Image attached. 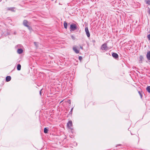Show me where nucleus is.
<instances>
[{"mask_svg": "<svg viewBox=\"0 0 150 150\" xmlns=\"http://www.w3.org/2000/svg\"><path fill=\"white\" fill-rule=\"evenodd\" d=\"M100 49L102 50L106 51L109 49H108V47L107 46V44L105 43L101 45L100 47Z\"/></svg>", "mask_w": 150, "mask_h": 150, "instance_id": "1", "label": "nucleus"}, {"mask_svg": "<svg viewBox=\"0 0 150 150\" xmlns=\"http://www.w3.org/2000/svg\"><path fill=\"white\" fill-rule=\"evenodd\" d=\"M77 28L78 27L76 24L73 23L70 25V28L71 31H73L76 30Z\"/></svg>", "mask_w": 150, "mask_h": 150, "instance_id": "2", "label": "nucleus"}, {"mask_svg": "<svg viewBox=\"0 0 150 150\" xmlns=\"http://www.w3.org/2000/svg\"><path fill=\"white\" fill-rule=\"evenodd\" d=\"M23 25L24 26L27 27L30 25V24L26 20H25L23 21Z\"/></svg>", "mask_w": 150, "mask_h": 150, "instance_id": "3", "label": "nucleus"}, {"mask_svg": "<svg viewBox=\"0 0 150 150\" xmlns=\"http://www.w3.org/2000/svg\"><path fill=\"white\" fill-rule=\"evenodd\" d=\"M85 30L88 37H90V34L88 30V27H86L85 28Z\"/></svg>", "mask_w": 150, "mask_h": 150, "instance_id": "4", "label": "nucleus"}, {"mask_svg": "<svg viewBox=\"0 0 150 150\" xmlns=\"http://www.w3.org/2000/svg\"><path fill=\"white\" fill-rule=\"evenodd\" d=\"M67 126L68 127L71 129V127L72 126V123L71 121H69L67 123Z\"/></svg>", "mask_w": 150, "mask_h": 150, "instance_id": "5", "label": "nucleus"}, {"mask_svg": "<svg viewBox=\"0 0 150 150\" xmlns=\"http://www.w3.org/2000/svg\"><path fill=\"white\" fill-rule=\"evenodd\" d=\"M73 50L76 54H78L79 53V51L77 49V47L76 46L73 47Z\"/></svg>", "mask_w": 150, "mask_h": 150, "instance_id": "6", "label": "nucleus"}, {"mask_svg": "<svg viewBox=\"0 0 150 150\" xmlns=\"http://www.w3.org/2000/svg\"><path fill=\"white\" fill-rule=\"evenodd\" d=\"M112 56L115 59H117L118 58V54L115 53H113L112 54Z\"/></svg>", "mask_w": 150, "mask_h": 150, "instance_id": "7", "label": "nucleus"}, {"mask_svg": "<svg viewBox=\"0 0 150 150\" xmlns=\"http://www.w3.org/2000/svg\"><path fill=\"white\" fill-rule=\"evenodd\" d=\"M146 57L149 60H150V51L148 52L146 54Z\"/></svg>", "mask_w": 150, "mask_h": 150, "instance_id": "8", "label": "nucleus"}, {"mask_svg": "<svg viewBox=\"0 0 150 150\" xmlns=\"http://www.w3.org/2000/svg\"><path fill=\"white\" fill-rule=\"evenodd\" d=\"M11 77L10 76H8L6 78V81L7 82L11 80Z\"/></svg>", "mask_w": 150, "mask_h": 150, "instance_id": "9", "label": "nucleus"}, {"mask_svg": "<svg viewBox=\"0 0 150 150\" xmlns=\"http://www.w3.org/2000/svg\"><path fill=\"white\" fill-rule=\"evenodd\" d=\"M23 50L21 49H19L17 50V52L18 54H20L23 52Z\"/></svg>", "mask_w": 150, "mask_h": 150, "instance_id": "10", "label": "nucleus"}, {"mask_svg": "<svg viewBox=\"0 0 150 150\" xmlns=\"http://www.w3.org/2000/svg\"><path fill=\"white\" fill-rule=\"evenodd\" d=\"M68 24L66 22L64 23V26L65 28L67 29V28Z\"/></svg>", "mask_w": 150, "mask_h": 150, "instance_id": "11", "label": "nucleus"}, {"mask_svg": "<svg viewBox=\"0 0 150 150\" xmlns=\"http://www.w3.org/2000/svg\"><path fill=\"white\" fill-rule=\"evenodd\" d=\"M15 9V8H14V7H11V8H8V10L11 11H14Z\"/></svg>", "mask_w": 150, "mask_h": 150, "instance_id": "12", "label": "nucleus"}, {"mask_svg": "<svg viewBox=\"0 0 150 150\" xmlns=\"http://www.w3.org/2000/svg\"><path fill=\"white\" fill-rule=\"evenodd\" d=\"M48 129H47V128L46 127H45L44 129V132L45 133H47L48 132Z\"/></svg>", "mask_w": 150, "mask_h": 150, "instance_id": "13", "label": "nucleus"}, {"mask_svg": "<svg viewBox=\"0 0 150 150\" xmlns=\"http://www.w3.org/2000/svg\"><path fill=\"white\" fill-rule=\"evenodd\" d=\"M146 90L149 93H150V86H148L146 88Z\"/></svg>", "mask_w": 150, "mask_h": 150, "instance_id": "14", "label": "nucleus"}, {"mask_svg": "<svg viewBox=\"0 0 150 150\" xmlns=\"http://www.w3.org/2000/svg\"><path fill=\"white\" fill-rule=\"evenodd\" d=\"M21 66L20 64H18L17 67V69L18 70H20L21 69Z\"/></svg>", "mask_w": 150, "mask_h": 150, "instance_id": "15", "label": "nucleus"}, {"mask_svg": "<svg viewBox=\"0 0 150 150\" xmlns=\"http://www.w3.org/2000/svg\"><path fill=\"white\" fill-rule=\"evenodd\" d=\"M27 27L30 31H31L32 30V28L31 27L29 26V25H28V26Z\"/></svg>", "mask_w": 150, "mask_h": 150, "instance_id": "16", "label": "nucleus"}, {"mask_svg": "<svg viewBox=\"0 0 150 150\" xmlns=\"http://www.w3.org/2000/svg\"><path fill=\"white\" fill-rule=\"evenodd\" d=\"M138 93L140 96L141 98H142V93H141V92H140V91H139Z\"/></svg>", "mask_w": 150, "mask_h": 150, "instance_id": "17", "label": "nucleus"}, {"mask_svg": "<svg viewBox=\"0 0 150 150\" xmlns=\"http://www.w3.org/2000/svg\"><path fill=\"white\" fill-rule=\"evenodd\" d=\"M34 43L35 45L37 47H38V43L37 42H34Z\"/></svg>", "mask_w": 150, "mask_h": 150, "instance_id": "18", "label": "nucleus"}, {"mask_svg": "<svg viewBox=\"0 0 150 150\" xmlns=\"http://www.w3.org/2000/svg\"><path fill=\"white\" fill-rule=\"evenodd\" d=\"M146 3L147 4H148L149 5H150V0H147L146 1Z\"/></svg>", "mask_w": 150, "mask_h": 150, "instance_id": "19", "label": "nucleus"}, {"mask_svg": "<svg viewBox=\"0 0 150 150\" xmlns=\"http://www.w3.org/2000/svg\"><path fill=\"white\" fill-rule=\"evenodd\" d=\"M71 38H72V39L74 40L75 39V37L73 35H71Z\"/></svg>", "mask_w": 150, "mask_h": 150, "instance_id": "20", "label": "nucleus"}, {"mask_svg": "<svg viewBox=\"0 0 150 150\" xmlns=\"http://www.w3.org/2000/svg\"><path fill=\"white\" fill-rule=\"evenodd\" d=\"M82 57L81 56H79V59L80 61H81L82 60Z\"/></svg>", "mask_w": 150, "mask_h": 150, "instance_id": "21", "label": "nucleus"}, {"mask_svg": "<svg viewBox=\"0 0 150 150\" xmlns=\"http://www.w3.org/2000/svg\"><path fill=\"white\" fill-rule=\"evenodd\" d=\"M147 37H148V39L150 40V34L148 35L147 36Z\"/></svg>", "mask_w": 150, "mask_h": 150, "instance_id": "22", "label": "nucleus"}, {"mask_svg": "<svg viewBox=\"0 0 150 150\" xmlns=\"http://www.w3.org/2000/svg\"><path fill=\"white\" fill-rule=\"evenodd\" d=\"M143 57L142 56H140V60L142 61V59H143Z\"/></svg>", "mask_w": 150, "mask_h": 150, "instance_id": "23", "label": "nucleus"}, {"mask_svg": "<svg viewBox=\"0 0 150 150\" xmlns=\"http://www.w3.org/2000/svg\"><path fill=\"white\" fill-rule=\"evenodd\" d=\"M41 90H41L40 92V95H41Z\"/></svg>", "mask_w": 150, "mask_h": 150, "instance_id": "24", "label": "nucleus"}, {"mask_svg": "<svg viewBox=\"0 0 150 150\" xmlns=\"http://www.w3.org/2000/svg\"><path fill=\"white\" fill-rule=\"evenodd\" d=\"M80 48H81V49H82V50H83V47H82V46H80Z\"/></svg>", "mask_w": 150, "mask_h": 150, "instance_id": "25", "label": "nucleus"}, {"mask_svg": "<svg viewBox=\"0 0 150 150\" xmlns=\"http://www.w3.org/2000/svg\"><path fill=\"white\" fill-rule=\"evenodd\" d=\"M148 12L150 14V9H149V10Z\"/></svg>", "mask_w": 150, "mask_h": 150, "instance_id": "26", "label": "nucleus"}, {"mask_svg": "<svg viewBox=\"0 0 150 150\" xmlns=\"http://www.w3.org/2000/svg\"><path fill=\"white\" fill-rule=\"evenodd\" d=\"M73 109V108H71V112L72 111V110Z\"/></svg>", "mask_w": 150, "mask_h": 150, "instance_id": "27", "label": "nucleus"}, {"mask_svg": "<svg viewBox=\"0 0 150 150\" xmlns=\"http://www.w3.org/2000/svg\"><path fill=\"white\" fill-rule=\"evenodd\" d=\"M1 0H0V1H1Z\"/></svg>", "mask_w": 150, "mask_h": 150, "instance_id": "28", "label": "nucleus"}]
</instances>
